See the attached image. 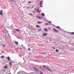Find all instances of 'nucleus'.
<instances>
[{
  "mask_svg": "<svg viewBox=\"0 0 74 74\" xmlns=\"http://www.w3.org/2000/svg\"><path fill=\"white\" fill-rule=\"evenodd\" d=\"M42 16H45V14H44V13H42Z\"/></svg>",
  "mask_w": 74,
  "mask_h": 74,
  "instance_id": "12",
  "label": "nucleus"
},
{
  "mask_svg": "<svg viewBox=\"0 0 74 74\" xmlns=\"http://www.w3.org/2000/svg\"><path fill=\"white\" fill-rule=\"evenodd\" d=\"M43 67H45H45H46L44 65H43Z\"/></svg>",
  "mask_w": 74,
  "mask_h": 74,
  "instance_id": "24",
  "label": "nucleus"
},
{
  "mask_svg": "<svg viewBox=\"0 0 74 74\" xmlns=\"http://www.w3.org/2000/svg\"><path fill=\"white\" fill-rule=\"evenodd\" d=\"M49 23H52V21H49Z\"/></svg>",
  "mask_w": 74,
  "mask_h": 74,
  "instance_id": "23",
  "label": "nucleus"
},
{
  "mask_svg": "<svg viewBox=\"0 0 74 74\" xmlns=\"http://www.w3.org/2000/svg\"><path fill=\"white\" fill-rule=\"evenodd\" d=\"M50 25H52V24H50Z\"/></svg>",
  "mask_w": 74,
  "mask_h": 74,
  "instance_id": "41",
  "label": "nucleus"
},
{
  "mask_svg": "<svg viewBox=\"0 0 74 74\" xmlns=\"http://www.w3.org/2000/svg\"><path fill=\"white\" fill-rule=\"evenodd\" d=\"M30 15H31V16H32V15H33V14H29Z\"/></svg>",
  "mask_w": 74,
  "mask_h": 74,
  "instance_id": "25",
  "label": "nucleus"
},
{
  "mask_svg": "<svg viewBox=\"0 0 74 74\" xmlns=\"http://www.w3.org/2000/svg\"><path fill=\"white\" fill-rule=\"evenodd\" d=\"M38 23V24H41V23H42V22H40L39 21H38L37 22Z\"/></svg>",
  "mask_w": 74,
  "mask_h": 74,
  "instance_id": "9",
  "label": "nucleus"
},
{
  "mask_svg": "<svg viewBox=\"0 0 74 74\" xmlns=\"http://www.w3.org/2000/svg\"><path fill=\"white\" fill-rule=\"evenodd\" d=\"M0 15H3V11H1L0 12Z\"/></svg>",
  "mask_w": 74,
  "mask_h": 74,
  "instance_id": "5",
  "label": "nucleus"
},
{
  "mask_svg": "<svg viewBox=\"0 0 74 74\" xmlns=\"http://www.w3.org/2000/svg\"><path fill=\"white\" fill-rule=\"evenodd\" d=\"M28 3H31V1H29L28 2Z\"/></svg>",
  "mask_w": 74,
  "mask_h": 74,
  "instance_id": "29",
  "label": "nucleus"
},
{
  "mask_svg": "<svg viewBox=\"0 0 74 74\" xmlns=\"http://www.w3.org/2000/svg\"><path fill=\"white\" fill-rule=\"evenodd\" d=\"M40 12V11H38L37 12Z\"/></svg>",
  "mask_w": 74,
  "mask_h": 74,
  "instance_id": "31",
  "label": "nucleus"
},
{
  "mask_svg": "<svg viewBox=\"0 0 74 74\" xmlns=\"http://www.w3.org/2000/svg\"><path fill=\"white\" fill-rule=\"evenodd\" d=\"M1 57L2 58H4V57L3 56H1Z\"/></svg>",
  "mask_w": 74,
  "mask_h": 74,
  "instance_id": "21",
  "label": "nucleus"
},
{
  "mask_svg": "<svg viewBox=\"0 0 74 74\" xmlns=\"http://www.w3.org/2000/svg\"><path fill=\"white\" fill-rule=\"evenodd\" d=\"M44 29L45 30V32H48V30L47 29L44 28Z\"/></svg>",
  "mask_w": 74,
  "mask_h": 74,
  "instance_id": "10",
  "label": "nucleus"
},
{
  "mask_svg": "<svg viewBox=\"0 0 74 74\" xmlns=\"http://www.w3.org/2000/svg\"><path fill=\"white\" fill-rule=\"evenodd\" d=\"M24 48H25V47H24Z\"/></svg>",
  "mask_w": 74,
  "mask_h": 74,
  "instance_id": "40",
  "label": "nucleus"
},
{
  "mask_svg": "<svg viewBox=\"0 0 74 74\" xmlns=\"http://www.w3.org/2000/svg\"><path fill=\"white\" fill-rule=\"evenodd\" d=\"M14 30H16L17 32L19 31V29H14Z\"/></svg>",
  "mask_w": 74,
  "mask_h": 74,
  "instance_id": "18",
  "label": "nucleus"
},
{
  "mask_svg": "<svg viewBox=\"0 0 74 74\" xmlns=\"http://www.w3.org/2000/svg\"><path fill=\"white\" fill-rule=\"evenodd\" d=\"M34 70H36V71H38V70H37V69L36 68H34Z\"/></svg>",
  "mask_w": 74,
  "mask_h": 74,
  "instance_id": "17",
  "label": "nucleus"
},
{
  "mask_svg": "<svg viewBox=\"0 0 74 74\" xmlns=\"http://www.w3.org/2000/svg\"><path fill=\"white\" fill-rule=\"evenodd\" d=\"M15 44H16V45H18V44H19L18 42H15Z\"/></svg>",
  "mask_w": 74,
  "mask_h": 74,
  "instance_id": "7",
  "label": "nucleus"
},
{
  "mask_svg": "<svg viewBox=\"0 0 74 74\" xmlns=\"http://www.w3.org/2000/svg\"><path fill=\"white\" fill-rule=\"evenodd\" d=\"M71 34H74V32H71Z\"/></svg>",
  "mask_w": 74,
  "mask_h": 74,
  "instance_id": "22",
  "label": "nucleus"
},
{
  "mask_svg": "<svg viewBox=\"0 0 74 74\" xmlns=\"http://www.w3.org/2000/svg\"><path fill=\"white\" fill-rule=\"evenodd\" d=\"M21 46H23V45H21V46H20L21 47Z\"/></svg>",
  "mask_w": 74,
  "mask_h": 74,
  "instance_id": "32",
  "label": "nucleus"
},
{
  "mask_svg": "<svg viewBox=\"0 0 74 74\" xmlns=\"http://www.w3.org/2000/svg\"><path fill=\"white\" fill-rule=\"evenodd\" d=\"M41 30V28L39 30H38V32H40Z\"/></svg>",
  "mask_w": 74,
  "mask_h": 74,
  "instance_id": "16",
  "label": "nucleus"
},
{
  "mask_svg": "<svg viewBox=\"0 0 74 74\" xmlns=\"http://www.w3.org/2000/svg\"><path fill=\"white\" fill-rule=\"evenodd\" d=\"M8 68V66L7 65V64H6L4 66V69H7V68Z\"/></svg>",
  "mask_w": 74,
  "mask_h": 74,
  "instance_id": "2",
  "label": "nucleus"
},
{
  "mask_svg": "<svg viewBox=\"0 0 74 74\" xmlns=\"http://www.w3.org/2000/svg\"><path fill=\"white\" fill-rule=\"evenodd\" d=\"M36 17H37V18H38L39 19H42V18H40V17H38V16H37Z\"/></svg>",
  "mask_w": 74,
  "mask_h": 74,
  "instance_id": "8",
  "label": "nucleus"
},
{
  "mask_svg": "<svg viewBox=\"0 0 74 74\" xmlns=\"http://www.w3.org/2000/svg\"><path fill=\"white\" fill-rule=\"evenodd\" d=\"M36 27H40V28L41 27H40V26L37 25H36Z\"/></svg>",
  "mask_w": 74,
  "mask_h": 74,
  "instance_id": "14",
  "label": "nucleus"
},
{
  "mask_svg": "<svg viewBox=\"0 0 74 74\" xmlns=\"http://www.w3.org/2000/svg\"><path fill=\"white\" fill-rule=\"evenodd\" d=\"M19 31H20V30H19Z\"/></svg>",
  "mask_w": 74,
  "mask_h": 74,
  "instance_id": "43",
  "label": "nucleus"
},
{
  "mask_svg": "<svg viewBox=\"0 0 74 74\" xmlns=\"http://www.w3.org/2000/svg\"><path fill=\"white\" fill-rule=\"evenodd\" d=\"M8 69V68H7Z\"/></svg>",
  "mask_w": 74,
  "mask_h": 74,
  "instance_id": "42",
  "label": "nucleus"
},
{
  "mask_svg": "<svg viewBox=\"0 0 74 74\" xmlns=\"http://www.w3.org/2000/svg\"><path fill=\"white\" fill-rule=\"evenodd\" d=\"M42 1H41L40 3V7H43V6H42Z\"/></svg>",
  "mask_w": 74,
  "mask_h": 74,
  "instance_id": "3",
  "label": "nucleus"
},
{
  "mask_svg": "<svg viewBox=\"0 0 74 74\" xmlns=\"http://www.w3.org/2000/svg\"><path fill=\"white\" fill-rule=\"evenodd\" d=\"M22 48H23V46H22Z\"/></svg>",
  "mask_w": 74,
  "mask_h": 74,
  "instance_id": "38",
  "label": "nucleus"
},
{
  "mask_svg": "<svg viewBox=\"0 0 74 74\" xmlns=\"http://www.w3.org/2000/svg\"><path fill=\"white\" fill-rule=\"evenodd\" d=\"M56 52H58L59 51V50H58L56 49Z\"/></svg>",
  "mask_w": 74,
  "mask_h": 74,
  "instance_id": "19",
  "label": "nucleus"
},
{
  "mask_svg": "<svg viewBox=\"0 0 74 74\" xmlns=\"http://www.w3.org/2000/svg\"><path fill=\"white\" fill-rule=\"evenodd\" d=\"M36 10V8H35V9H34V10Z\"/></svg>",
  "mask_w": 74,
  "mask_h": 74,
  "instance_id": "37",
  "label": "nucleus"
},
{
  "mask_svg": "<svg viewBox=\"0 0 74 74\" xmlns=\"http://www.w3.org/2000/svg\"><path fill=\"white\" fill-rule=\"evenodd\" d=\"M27 8V9H29V8Z\"/></svg>",
  "mask_w": 74,
  "mask_h": 74,
  "instance_id": "33",
  "label": "nucleus"
},
{
  "mask_svg": "<svg viewBox=\"0 0 74 74\" xmlns=\"http://www.w3.org/2000/svg\"><path fill=\"white\" fill-rule=\"evenodd\" d=\"M34 7V6H33L31 8V9H32Z\"/></svg>",
  "mask_w": 74,
  "mask_h": 74,
  "instance_id": "27",
  "label": "nucleus"
},
{
  "mask_svg": "<svg viewBox=\"0 0 74 74\" xmlns=\"http://www.w3.org/2000/svg\"><path fill=\"white\" fill-rule=\"evenodd\" d=\"M56 27L57 28V29H60V27L59 26H56Z\"/></svg>",
  "mask_w": 74,
  "mask_h": 74,
  "instance_id": "13",
  "label": "nucleus"
},
{
  "mask_svg": "<svg viewBox=\"0 0 74 74\" xmlns=\"http://www.w3.org/2000/svg\"><path fill=\"white\" fill-rule=\"evenodd\" d=\"M38 10H39V8H38L37 9Z\"/></svg>",
  "mask_w": 74,
  "mask_h": 74,
  "instance_id": "36",
  "label": "nucleus"
},
{
  "mask_svg": "<svg viewBox=\"0 0 74 74\" xmlns=\"http://www.w3.org/2000/svg\"><path fill=\"white\" fill-rule=\"evenodd\" d=\"M40 74H43L42 73H40Z\"/></svg>",
  "mask_w": 74,
  "mask_h": 74,
  "instance_id": "34",
  "label": "nucleus"
},
{
  "mask_svg": "<svg viewBox=\"0 0 74 74\" xmlns=\"http://www.w3.org/2000/svg\"><path fill=\"white\" fill-rule=\"evenodd\" d=\"M8 60H9V61H10V57H8Z\"/></svg>",
  "mask_w": 74,
  "mask_h": 74,
  "instance_id": "11",
  "label": "nucleus"
},
{
  "mask_svg": "<svg viewBox=\"0 0 74 74\" xmlns=\"http://www.w3.org/2000/svg\"><path fill=\"white\" fill-rule=\"evenodd\" d=\"M10 66H12V63H11V62H10Z\"/></svg>",
  "mask_w": 74,
  "mask_h": 74,
  "instance_id": "15",
  "label": "nucleus"
},
{
  "mask_svg": "<svg viewBox=\"0 0 74 74\" xmlns=\"http://www.w3.org/2000/svg\"><path fill=\"white\" fill-rule=\"evenodd\" d=\"M47 70H49V71H50V72L52 71V70H51L49 69V68H47Z\"/></svg>",
  "mask_w": 74,
  "mask_h": 74,
  "instance_id": "6",
  "label": "nucleus"
},
{
  "mask_svg": "<svg viewBox=\"0 0 74 74\" xmlns=\"http://www.w3.org/2000/svg\"><path fill=\"white\" fill-rule=\"evenodd\" d=\"M53 30L54 32H59V31H57V30H56V29H53Z\"/></svg>",
  "mask_w": 74,
  "mask_h": 74,
  "instance_id": "4",
  "label": "nucleus"
},
{
  "mask_svg": "<svg viewBox=\"0 0 74 74\" xmlns=\"http://www.w3.org/2000/svg\"><path fill=\"white\" fill-rule=\"evenodd\" d=\"M53 49H55V48L53 47Z\"/></svg>",
  "mask_w": 74,
  "mask_h": 74,
  "instance_id": "28",
  "label": "nucleus"
},
{
  "mask_svg": "<svg viewBox=\"0 0 74 74\" xmlns=\"http://www.w3.org/2000/svg\"><path fill=\"white\" fill-rule=\"evenodd\" d=\"M49 25V24L47 23H46L45 24V25Z\"/></svg>",
  "mask_w": 74,
  "mask_h": 74,
  "instance_id": "20",
  "label": "nucleus"
},
{
  "mask_svg": "<svg viewBox=\"0 0 74 74\" xmlns=\"http://www.w3.org/2000/svg\"><path fill=\"white\" fill-rule=\"evenodd\" d=\"M40 68H42V66H40Z\"/></svg>",
  "mask_w": 74,
  "mask_h": 74,
  "instance_id": "35",
  "label": "nucleus"
},
{
  "mask_svg": "<svg viewBox=\"0 0 74 74\" xmlns=\"http://www.w3.org/2000/svg\"><path fill=\"white\" fill-rule=\"evenodd\" d=\"M2 53H3V51H2Z\"/></svg>",
  "mask_w": 74,
  "mask_h": 74,
  "instance_id": "39",
  "label": "nucleus"
},
{
  "mask_svg": "<svg viewBox=\"0 0 74 74\" xmlns=\"http://www.w3.org/2000/svg\"><path fill=\"white\" fill-rule=\"evenodd\" d=\"M47 34L46 33H43L42 34V36H43V37H45V36H47Z\"/></svg>",
  "mask_w": 74,
  "mask_h": 74,
  "instance_id": "1",
  "label": "nucleus"
},
{
  "mask_svg": "<svg viewBox=\"0 0 74 74\" xmlns=\"http://www.w3.org/2000/svg\"><path fill=\"white\" fill-rule=\"evenodd\" d=\"M36 11H37V12H38V10H36Z\"/></svg>",
  "mask_w": 74,
  "mask_h": 74,
  "instance_id": "30",
  "label": "nucleus"
},
{
  "mask_svg": "<svg viewBox=\"0 0 74 74\" xmlns=\"http://www.w3.org/2000/svg\"><path fill=\"white\" fill-rule=\"evenodd\" d=\"M28 51H30V49H29V48H28Z\"/></svg>",
  "mask_w": 74,
  "mask_h": 74,
  "instance_id": "26",
  "label": "nucleus"
}]
</instances>
